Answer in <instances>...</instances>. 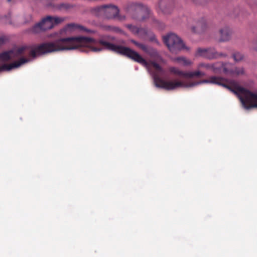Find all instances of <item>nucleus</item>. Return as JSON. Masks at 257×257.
Returning <instances> with one entry per match:
<instances>
[{
    "label": "nucleus",
    "mask_w": 257,
    "mask_h": 257,
    "mask_svg": "<svg viewBox=\"0 0 257 257\" xmlns=\"http://www.w3.org/2000/svg\"><path fill=\"white\" fill-rule=\"evenodd\" d=\"M103 46L105 49L126 56L145 67L152 75L155 85L158 88L173 90L180 88L194 87L204 83L221 85L236 94L244 108H257V92L245 89L240 86L235 81L215 76H210L206 79L188 83H184L178 79L165 81L161 78V76L165 74V70L155 62H148L136 51L127 47L113 44L104 40Z\"/></svg>",
    "instance_id": "obj_1"
},
{
    "label": "nucleus",
    "mask_w": 257,
    "mask_h": 257,
    "mask_svg": "<svg viewBox=\"0 0 257 257\" xmlns=\"http://www.w3.org/2000/svg\"><path fill=\"white\" fill-rule=\"evenodd\" d=\"M26 47L16 48L13 50L0 53V73L8 71L12 69L16 68L30 61V59L22 58L19 61H15L10 64H3L7 61L15 59L24 54L27 50Z\"/></svg>",
    "instance_id": "obj_2"
},
{
    "label": "nucleus",
    "mask_w": 257,
    "mask_h": 257,
    "mask_svg": "<svg viewBox=\"0 0 257 257\" xmlns=\"http://www.w3.org/2000/svg\"><path fill=\"white\" fill-rule=\"evenodd\" d=\"M202 69H212L213 71H215L217 69V67L214 64L201 62L198 64L197 69L194 71H183L179 68L176 67H170L169 70L172 74L182 76L185 78H201L205 76V73L202 71Z\"/></svg>",
    "instance_id": "obj_3"
},
{
    "label": "nucleus",
    "mask_w": 257,
    "mask_h": 257,
    "mask_svg": "<svg viewBox=\"0 0 257 257\" xmlns=\"http://www.w3.org/2000/svg\"><path fill=\"white\" fill-rule=\"evenodd\" d=\"M65 21V18L59 17L47 16L43 18L41 21L30 29V32L33 34H38L42 32L52 29Z\"/></svg>",
    "instance_id": "obj_4"
},
{
    "label": "nucleus",
    "mask_w": 257,
    "mask_h": 257,
    "mask_svg": "<svg viewBox=\"0 0 257 257\" xmlns=\"http://www.w3.org/2000/svg\"><path fill=\"white\" fill-rule=\"evenodd\" d=\"M164 41L172 53H177L182 50H189L180 38L175 34L170 33L164 36Z\"/></svg>",
    "instance_id": "obj_5"
},
{
    "label": "nucleus",
    "mask_w": 257,
    "mask_h": 257,
    "mask_svg": "<svg viewBox=\"0 0 257 257\" xmlns=\"http://www.w3.org/2000/svg\"><path fill=\"white\" fill-rule=\"evenodd\" d=\"M123 10L126 14L131 15L133 18L135 14L145 15V16L142 17L143 20L147 18L150 13L148 7L140 3H129L124 6Z\"/></svg>",
    "instance_id": "obj_6"
},
{
    "label": "nucleus",
    "mask_w": 257,
    "mask_h": 257,
    "mask_svg": "<svg viewBox=\"0 0 257 257\" xmlns=\"http://www.w3.org/2000/svg\"><path fill=\"white\" fill-rule=\"evenodd\" d=\"M173 7V3L172 0H160L157 11L160 14L168 16L172 13Z\"/></svg>",
    "instance_id": "obj_7"
},
{
    "label": "nucleus",
    "mask_w": 257,
    "mask_h": 257,
    "mask_svg": "<svg viewBox=\"0 0 257 257\" xmlns=\"http://www.w3.org/2000/svg\"><path fill=\"white\" fill-rule=\"evenodd\" d=\"M125 27L134 34L138 36L140 38H143L146 36L151 35V41L155 40V37L149 30L144 28H139L132 25H126Z\"/></svg>",
    "instance_id": "obj_8"
},
{
    "label": "nucleus",
    "mask_w": 257,
    "mask_h": 257,
    "mask_svg": "<svg viewBox=\"0 0 257 257\" xmlns=\"http://www.w3.org/2000/svg\"><path fill=\"white\" fill-rule=\"evenodd\" d=\"M2 19V21L6 23L18 25L29 23L32 20V16L31 15L29 14L23 17H15L12 20L10 19V16H5Z\"/></svg>",
    "instance_id": "obj_9"
},
{
    "label": "nucleus",
    "mask_w": 257,
    "mask_h": 257,
    "mask_svg": "<svg viewBox=\"0 0 257 257\" xmlns=\"http://www.w3.org/2000/svg\"><path fill=\"white\" fill-rule=\"evenodd\" d=\"M131 42L149 55L152 58L156 59L157 60H162L156 50L151 47H148L146 45L139 43L134 40H131Z\"/></svg>",
    "instance_id": "obj_10"
},
{
    "label": "nucleus",
    "mask_w": 257,
    "mask_h": 257,
    "mask_svg": "<svg viewBox=\"0 0 257 257\" xmlns=\"http://www.w3.org/2000/svg\"><path fill=\"white\" fill-rule=\"evenodd\" d=\"M196 55L208 59L216 58L218 56L217 52L214 48H198L196 50Z\"/></svg>",
    "instance_id": "obj_11"
},
{
    "label": "nucleus",
    "mask_w": 257,
    "mask_h": 257,
    "mask_svg": "<svg viewBox=\"0 0 257 257\" xmlns=\"http://www.w3.org/2000/svg\"><path fill=\"white\" fill-rule=\"evenodd\" d=\"M118 12L119 9L117 6L111 4L105 5L104 17L106 19H115Z\"/></svg>",
    "instance_id": "obj_12"
},
{
    "label": "nucleus",
    "mask_w": 257,
    "mask_h": 257,
    "mask_svg": "<svg viewBox=\"0 0 257 257\" xmlns=\"http://www.w3.org/2000/svg\"><path fill=\"white\" fill-rule=\"evenodd\" d=\"M219 42H228L231 39L232 31L228 26H224L219 29Z\"/></svg>",
    "instance_id": "obj_13"
},
{
    "label": "nucleus",
    "mask_w": 257,
    "mask_h": 257,
    "mask_svg": "<svg viewBox=\"0 0 257 257\" xmlns=\"http://www.w3.org/2000/svg\"><path fill=\"white\" fill-rule=\"evenodd\" d=\"M209 64H214L215 65V66L217 67V69L215 71H213L212 69H210L213 72H217L219 70L220 68L221 67L222 68L223 72H224V73L227 75H231L232 71V69H233L234 66L232 64L230 63H226L222 64H220V63Z\"/></svg>",
    "instance_id": "obj_14"
},
{
    "label": "nucleus",
    "mask_w": 257,
    "mask_h": 257,
    "mask_svg": "<svg viewBox=\"0 0 257 257\" xmlns=\"http://www.w3.org/2000/svg\"><path fill=\"white\" fill-rule=\"evenodd\" d=\"M207 28V24L205 20L201 18L196 21L194 25L191 27V31L195 33H199L203 32Z\"/></svg>",
    "instance_id": "obj_15"
},
{
    "label": "nucleus",
    "mask_w": 257,
    "mask_h": 257,
    "mask_svg": "<svg viewBox=\"0 0 257 257\" xmlns=\"http://www.w3.org/2000/svg\"><path fill=\"white\" fill-rule=\"evenodd\" d=\"M173 61L183 66H190L193 64L192 61L185 57H176L173 59Z\"/></svg>",
    "instance_id": "obj_16"
},
{
    "label": "nucleus",
    "mask_w": 257,
    "mask_h": 257,
    "mask_svg": "<svg viewBox=\"0 0 257 257\" xmlns=\"http://www.w3.org/2000/svg\"><path fill=\"white\" fill-rule=\"evenodd\" d=\"M105 5L96 6L90 9V13L95 16H103L104 15Z\"/></svg>",
    "instance_id": "obj_17"
},
{
    "label": "nucleus",
    "mask_w": 257,
    "mask_h": 257,
    "mask_svg": "<svg viewBox=\"0 0 257 257\" xmlns=\"http://www.w3.org/2000/svg\"><path fill=\"white\" fill-rule=\"evenodd\" d=\"M245 74V71L242 67H235L234 66L232 69V71L230 76H239L243 75Z\"/></svg>",
    "instance_id": "obj_18"
},
{
    "label": "nucleus",
    "mask_w": 257,
    "mask_h": 257,
    "mask_svg": "<svg viewBox=\"0 0 257 257\" xmlns=\"http://www.w3.org/2000/svg\"><path fill=\"white\" fill-rule=\"evenodd\" d=\"M232 57L235 62H238L243 59L244 55L240 52L234 51L232 54Z\"/></svg>",
    "instance_id": "obj_19"
},
{
    "label": "nucleus",
    "mask_w": 257,
    "mask_h": 257,
    "mask_svg": "<svg viewBox=\"0 0 257 257\" xmlns=\"http://www.w3.org/2000/svg\"><path fill=\"white\" fill-rule=\"evenodd\" d=\"M78 28L82 29V27H80L74 24H70L67 25L66 30L67 31H71Z\"/></svg>",
    "instance_id": "obj_20"
},
{
    "label": "nucleus",
    "mask_w": 257,
    "mask_h": 257,
    "mask_svg": "<svg viewBox=\"0 0 257 257\" xmlns=\"http://www.w3.org/2000/svg\"><path fill=\"white\" fill-rule=\"evenodd\" d=\"M73 7L72 5L69 4L63 3L58 6V9L60 10H68Z\"/></svg>",
    "instance_id": "obj_21"
},
{
    "label": "nucleus",
    "mask_w": 257,
    "mask_h": 257,
    "mask_svg": "<svg viewBox=\"0 0 257 257\" xmlns=\"http://www.w3.org/2000/svg\"><path fill=\"white\" fill-rule=\"evenodd\" d=\"M111 32H114L116 33H120V34H122L125 35L124 32L122 30H121L119 28L117 27L113 26Z\"/></svg>",
    "instance_id": "obj_22"
},
{
    "label": "nucleus",
    "mask_w": 257,
    "mask_h": 257,
    "mask_svg": "<svg viewBox=\"0 0 257 257\" xmlns=\"http://www.w3.org/2000/svg\"><path fill=\"white\" fill-rule=\"evenodd\" d=\"M115 19H117L119 21H123L126 19V17L124 15L120 14L119 12Z\"/></svg>",
    "instance_id": "obj_23"
},
{
    "label": "nucleus",
    "mask_w": 257,
    "mask_h": 257,
    "mask_svg": "<svg viewBox=\"0 0 257 257\" xmlns=\"http://www.w3.org/2000/svg\"><path fill=\"white\" fill-rule=\"evenodd\" d=\"M113 26L109 25H104L102 26V29L106 31L111 32Z\"/></svg>",
    "instance_id": "obj_24"
},
{
    "label": "nucleus",
    "mask_w": 257,
    "mask_h": 257,
    "mask_svg": "<svg viewBox=\"0 0 257 257\" xmlns=\"http://www.w3.org/2000/svg\"><path fill=\"white\" fill-rule=\"evenodd\" d=\"M6 38L3 36H0V45L5 43Z\"/></svg>",
    "instance_id": "obj_25"
},
{
    "label": "nucleus",
    "mask_w": 257,
    "mask_h": 257,
    "mask_svg": "<svg viewBox=\"0 0 257 257\" xmlns=\"http://www.w3.org/2000/svg\"><path fill=\"white\" fill-rule=\"evenodd\" d=\"M217 58L221 57H227V55L224 53H217Z\"/></svg>",
    "instance_id": "obj_26"
},
{
    "label": "nucleus",
    "mask_w": 257,
    "mask_h": 257,
    "mask_svg": "<svg viewBox=\"0 0 257 257\" xmlns=\"http://www.w3.org/2000/svg\"><path fill=\"white\" fill-rule=\"evenodd\" d=\"M252 49L253 50L257 51V40L253 43Z\"/></svg>",
    "instance_id": "obj_27"
},
{
    "label": "nucleus",
    "mask_w": 257,
    "mask_h": 257,
    "mask_svg": "<svg viewBox=\"0 0 257 257\" xmlns=\"http://www.w3.org/2000/svg\"><path fill=\"white\" fill-rule=\"evenodd\" d=\"M193 1L196 4H201L204 2V0H193Z\"/></svg>",
    "instance_id": "obj_28"
},
{
    "label": "nucleus",
    "mask_w": 257,
    "mask_h": 257,
    "mask_svg": "<svg viewBox=\"0 0 257 257\" xmlns=\"http://www.w3.org/2000/svg\"><path fill=\"white\" fill-rule=\"evenodd\" d=\"M9 2H10L11 0H8Z\"/></svg>",
    "instance_id": "obj_29"
}]
</instances>
